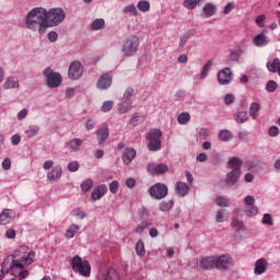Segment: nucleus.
<instances>
[{
  "instance_id": "9d476101",
  "label": "nucleus",
  "mask_w": 280,
  "mask_h": 280,
  "mask_svg": "<svg viewBox=\"0 0 280 280\" xmlns=\"http://www.w3.org/2000/svg\"><path fill=\"white\" fill-rule=\"evenodd\" d=\"M82 73H84L82 63L80 61L71 62L68 70V77L70 78V80H80V78H82Z\"/></svg>"
},
{
  "instance_id": "13d9d810",
  "label": "nucleus",
  "mask_w": 280,
  "mask_h": 280,
  "mask_svg": "<svg viewBox=\"0 0 280 280\" xmlns=\"http://www.w3.org/2000/svg\"><path fill=\"white\" fill-rule=\"evenodd\" d=\"M133 94H135V89L127 88L124 92L122 100H130V97H132Z\"/></svg>"
},
{
  "instance_id": "6ab92c4d",
  "label": "nucleus",
  "mask_w": 280,
  "mask_h": 280,
  "mask_svg": "<svg viewBox=\"0 0 280 280\" xmlns=\"http://www.w3.org/2000/svg\"><path fill=\"white\" fill-rule=\"evenodd\" d=\"M135 156H137V151L135 149H125L122 152V163H125V165H130Z\"/></svg>"
},
{
  "instance_id": "0e129e2a",
  "label": "nucleus",
  "mask_w": 280,
  "mask_h": 280,
  "mask_svg": "<svg viewBox=\"0 0 280 280\" xmlns=\"http://www.w3.org/2000/svg\"><path fill=\"white\" fill-rule=\"evenodd\" d=\"M190 38V35L189 33H185L182 37H180V40H179V47H185V45H187V40H189Z\"/></svg>"
},
{
  "instance_id": "0eeeda50",
  "label": "nucleus",
  "mask_w": 280,
  "mask_h": 280,
  "mask_svg": "<svg viewBox=\"0 0 280 280\" xmlns=\"http://www.w3.org/2000/svg\"><path fill=\"white\" fill-rule=\"evenodd\" d=\"M28 247L25 245L20 246L14 253L13 255H11V257L21 259V261H24L25 266H30V264H32V261H34V257H36V252L31 250L28 252Z\"/></svg>"
},
{
  "instance_id": "37998d69",
  "label": "nucleus",
  "mask_w": 280,
  "mask_h": 280,
  "mask_svg": "<svg viewBox=\"0 0 280 280\" xmlns=\"http://www.w3.org/2000/svg\"><path fill=\"white\" fill-rule=\"evenodd\" d=\"M219 139L221 141H231V139H233V133L229 130H222L220 133H219Z\"/></svg>"
},
{
  "instance_id": "a878e982",
  "label": "nucleus",
  "mask_w": 280,
  "mask_h": 280,
  "mask_svg": "<svg viewBox=\"0 0 280 280\" xmlns=\"http://www.w3.org/2000/svg\"><path fill=\"white\" fill-rule=\"evenodd\" d=\"M161 137H163V131L160 129H150L147 133V141H161Z\"/></svg>"
},
{
  "instance_id": "b1692460",
  "label": "nucleus",
  "mask_w": 280,
  "mask_h": 280,
  "mask_svg": "<svg viewBox=\"0 0 280 280\" xmlns=\"http://www.w3.org/2000/svg\"><path fill=\"white\" fill-rule=\"evenodd\" d=\"M267 69L270 73H278L280 77V59L275 58L272 61H268Z\"/></svg>"
},
{
  "instance_id": "5fc2aeb1",
  "label": "nucleus",
  "mask_w": 280,
  "mask_h": 280,
  "mask_svg": "<svg viewBox=\"0 0 280 280\" xmlns=\"http://www.w3.org/2000/svg\"><path fill=\"white\" fill-rule=\"evenodd\" d=\"M246 214L247 215H257L259 213V210L257 209V206H246Z\"/></svg>"
},
{
  "instance_id": "aec40b11",
  "label": "nucleus",
  "mask_w": 280,
  "mask_h": 280,
  "mask_svg": "<svg viewBox=\"0 0 280 280\" xmlns=\"http://www.w3.org/2000/svg\"><path fill=\"white\" fill-rule=\"evenodd\" d=\"M268 270V260L260 258L255 262L254 272L255 275H264Z\"/></svg>"
},
{
  "instance_id": "4be33fe9",
  "label": "nucleus",
  "mask_w": 280,
  "mask_h": 280,
  "mask_svg": "<svg viewBox=\"0 0 280 280\" xmlns=\"http://www.w3.org/2000/svg\"><path fill=\"white\" fill-rule=\"evenodd\" d=\"M175 194L177 196H180V198H185V196L189 194V185L183 182H177L175 185Z\"/></svg>"
},
{
  "instance_id": "bb28decb",
  "label": "nucleus",
  "mask_w": 280,
  "mask_h": 280,
  "mask_svg": "<svg viewBox=\"0 0 280 280\" xmlns=\"http://www.w3.org/2000/svg\"><path fill=\"white\" fill-rule=\"evenodd\" d=\"M40 132V126L38 125H31L28 128L24 131V135L26 136L27 139H34L36 135Z\"/></svg>"
},
{
  "instance_id": "c03bdc74",
  "label": "nucleus",
  "mask_w": 280,
  "mask_h": 280,
  "mask_svg": "<svg viewBox=\"0 0 280 280\" xmlns=\"http://www.w3.org/2000/svg\"><path fill=\"white\" fill-rule=\"evenodd\" d=\"M145 118L143 116H139L138 114H133V116L130 119V124L135 126H139V124H143Z\"/></svg>"
},
{
  "instance_id": "052dcab7",
  "label": "nucleus",
  "mask_w": 280,
  "mask_h": 280,
  "mask_svg": "<svg viewBox=\"0 0 280 280\" xmlns=\"http://www.w3.org/2000/svg\"><path fill=\"white\" fill-rule=\"evenodd\" d=\"M12 167V160L10 158H5L2 162V170H4V172H8V170H10Z\"/></svg>"
},
{
  "instance_id": "4468645a",
  "label": "nucleus",
  "mask_w": 280,
  "mask_h": 280,
  "mask_svg": "<svg viewBox=\"0 0 280 280\" xmlns=\"http://www.w3.org/2000/svg\"><path fill=\"white\" fill-rule=\"evenodd\" d=\"M218 80L220 84H230V82H233V72L231 71V68H224L219 71Z\"/></svg>"
},
{
  "instance_id": "338daca9",
  "label": "nucleus",
  "mask_w": 280,
  "mask_h": 280,
  "mask_svg": "<svg viewBox=\"0 0 280 280\" xmlns=\"http://www.w3.org/2000/svg\"><path fill=\"white\" fill-rule=\"evenodd\" d=\"M233 102H235V95L233 94H226L224 96V104H233Z\"/></svg>"
},
{
  "instance_id": "a211bd4d",
  "label": "nucleus",
  "mask_w": 280,
  "mask_h": 280,
  "mask_svg": "<svg viewBox=\"0 0 280 280\" xmlns=\"http://www.w3.org/2000/svg\"><path fill=\"white\" fill-rule=\"evenodd\" d=\"M13 259H14V256L12 255L7 256L1 264L0 271L3 272L4 275H8V272H11V275H13V267H12Z\"/></svg>"
},
{
  "instance_id": "6e6d98bb",
  "label": "nucleus",
  "mask_w": 280,
  "mask_h": 280,
  "mask_svg": "<svg viewBox=\"0 0 280 280\" xmlns=\"http://www.w3.org/2000/svg\"><path fill=\"white\" fill-rule=\"evenodd\" d=\"M262 224H267V226H272V224H275V222L272 221V215H270V213L264 214Z\"/></svg>"
},
{
  "instance_id": "c85d7f7f",
  "label": "nucleus",
  "mask_w": 280,
  "mask_h": 280,
  "mask_svg": "<svg viewBox=\"0 0 280 280\" xmlns=\"http://www.w3.org/2000/svg\"><path fill=\"white\" fill-rule=\"evenodd\" d=\"M25 261L21 260V258H13L12 267H13V277H16L19 270H23L25 268Z\"/></svg>"
},
{
  "instance_id": "bf43d9fd",
  "label": "nucleus",
  "mask_w": 280,
  "mask_h": 280,
  "mask_svg": "<svg viewBox=\"0 0 280 280\" xmlns=\"http://www.w3.org/2000/svg\"><path fill=\"white\" fill-rule=\"evenodd\" d=\"M109 191H110V194H116L117 191H119V182L118 180H114L109 184Z\"/></svg>"
},
{
  "instance_id": "79ce46f5",
  "label": "nucleus",
  "mask_w": 280,
  "mask_h": 280,
  "mask_svg": "<svg viewBox=\"0 0 280 280\" xmlns=\"http://www.w3.org/2000/svg\"><path fill=\"white\" fill-rule=\"evenodd\" d=\"M248 120V113L246 112H238L235 116V121L237 124H244V121Z\"/></svg>"
},
{
  "instance_id": "a19ab883",
  "label": "nucleus",
  "mask_w": 280,
  "mask_h": 280,
  "mask_svg": "<svg viewBox=\"0 0 280 280\" xmlns=\"http://www.w3.org/2000/svg\"><path fill=\"white\" fill-rule=\"evenodd\" d=\"M152 226V221H141V223L136 228V233L141 234L145 229Z\"/></svg>"
},
{
  "instance_id": "603ef678",
  "label": "nucleus",
  "mask_w": 280,
  "mask_h": 280,
  "mask_svg": "<svg viewBox=\"0 0 280 280\" xmlns=\"http://www.w3.org/2000/svg\"><path fill=\"white\" fill-rule=\"evenodd\" d=\"M277 86H279L277 81L271 80L267 83L266 91H268V93H275V91H277Z\"/></svg>"
},
{
  "instance_id": "3c124183",
  "label": "nucleus",
  "mask_w": 280,
  "mask_h": 280,
  "mask_svg": "<svg viewBox=\"0 0 280 280\" xmlns=\"http://www.w3.org/2000/svg\"><path fill=\"white\" fill-rule=\"evenodd\" d=\"M200 268H202V270H209L211 268V258H202L200 260Z\"/></svg>"
},
{
  "instance_id": "6e6552de",
  "label": "nucleus",
  "mask_w": 280,
  "mask_h": 280,
  "mask_svg": "<svg viewBox=\"0 0 280 280\" xmlns=\"http://www.w3.org/2000/svg\"><path fill=\"white\" fill-rule=\"evenodd\" d=\"M231 266V256L221 255L212 257L211 268H218V270H229Z\"/></svg>"
},
{
  "instance_id": "412c9836",
  "label": "nucleus",
  "mask_w": 280,
  "mask_h": 280,
  "mask_svg": "<svg viewBox=\"0 0 280 280\" xmlns=\"http://www.w3.org/2000/svg\"><path fill=\"white\" fill-rule=\"evenodd\" d=\"M61 176L62 167L60 165L52 167V170L47 173V179L52 182L60 180Z\"/></svg>"
},
{
  "instance_id": "423d86ee",
  "label": "nucleus",
  "mask_w": 280,
  "mask_h": 280,
  "mask_svg": "<svg viewBox=\"0 0 280 280\" xmlns=\"http://www.w3.org/2000/svg\"><path fill=\"white\" fill-rule=\"evenodd\" d=\"M72 270L82 275V277L91 276V265L88 260H82L80 256H74L71 260Z\"/></svg>"
},
{
  "instance_id": "e433bc0d",
  "label": "nucleus",
  "mask_w": 280,
  "mask_h": 280,
  "mask_svg": "<svg viewBox=\"0 0 280 280\" xmlns=\"http://www.w3.org/2000/svg\"><path fill=\"white\" fill-rule=\"evenodd\" d=\"M209 71H211V60H208L207 63L202 67L199 74L200 80H205V78L209 75Z\"/></svg>"
},
{
  "instance_id": "1a4fd4ad",
  "label": "nucleus",
  "mask_w": 280,
  "mask_h": 280,
  "mask_svg": "<svg viewBox=\"0 0 280 280\" xmlns=\"http://www.w3.org/2000/svg\"><path fill=\"white\" fill-rule=\"evenodd\" d=\"M151 198L155 200H163L167 196V186L165 184L158 183L149 188Z\"/></svg>"
},
{
  "instance_id": "c9c22d12",
  "label": "nucleus",
  "mask_w": 280,
  "mask_h": 280,
  "mask_svg": "<svg viewBox=\"0 0 280 280\" xmlns=\"http://www.w3.org/2000/svg\"><path fill=\"white\" fill-rule=\"evenodd\" d=\"M136 253L139 257H143L145 255V244H143L142 240H139L136 243Z\"/></svg>"
},
{
  "instance_id": "473e14b6",
  "label": "nucleus",
  "mask_w": 280,
  "mask_h": 280,
  "mask_svg": "<svg viewBox=\"0 0 280 280\" xmlns=\"http://www.w3.org/2000/svg\"><path fill=\"white\" fill-rule=\"evenodd\" d=\"M190 119H191V116L187 112L180 113L177 116V122L179 124V126H185V125L189 124Z\"/></svg>"
},
{
  "instance_id": "680f3d73",
  "label": "nucleus",
  "mask_w": 280,
  "mask_h": 280,
  "mask_svg": "<svg viewBox=\"0 0 280 280\" xmlns=\"http://www.w3.org/2000/svg\"><path fill=\"white\" fill-rule=\"evenodd\" d=\"M235 10V2L228 3L223 9V14H231Z\"/></svg>"
},
{
  "instance_id": "ddd939ff",
  "label": "nucleus",
  "mask_w": 280,
  "mask_h": 280,
  "mask_svg": "<svg viewBox=\"0 0 280 280\" xmlns=\"http://www.w3.org/2000/svg\"><path fill=\"white\" fill-rule=\"evenodd\" d=\"M14 218H16V212L12 209H4L0 213V226H5V224H11Z\"/></svg>"
},
{
  "instance_id": "2f4dec72",
  "label": "nucleus",
  "mask_w": 280,
  "mask_h": 280,
  "mask_svg": "<svg viewBox=\"0 0 280 280\" xmlns=\"http://www.w3.org/2000/svg\"><path fill=\"white\" fill-rule=\"evenodd\" d=\"M104 25H106V22L104 21V19H95L91 23V30H93V32H97L100 30H104Z\"/></svg>"
},
{
  "instance_id": "39448f33",
  "label": "nucleus",
  "mask_w": 280,
  "mask_h": 280,
  "mask_svg": "<svg viewBox=\"0 0 280 280\" xmlns=\"http://www.w3.org/2000/svg\"><path fill=\"white\" fill-rule=\"evenodd\" d=\"M44 78L48 89H58L62 84V74L54 71L50 67L44 69Z\"/></svg>"
},
{
  "instance_id": "f257e3e1",
  "label": "nucleus",
  "mask_w": 280,
  "mask_h": 280,
  "mask_svg": "<svg viewBox=\"0 0 280 280\" xmlns=\"http://www.w3.org/2000/svg\"><path fill=\"white\" fill-rule=\"evenodd\" d=\"M26 27L31 32H37L39 36L46 34L49 24H47V9L34 8L26 15Z\"/></svg>"
},
{
  "instance_id": "58836bf2",
  "label": "nucleus",
  "mask_w": 280,
  "mask_h": 280,
  "mask_svg": "<svg viewBox=\"0 0 280 280\" xmlns=\"http://www.w3.org/2000/svg\"><path fill=\"white\" fill-rule=\"evenodd\" d=\"M137 8L140 12H150V1L140 0L137 4Z\"/></svg>"
},
{
  "instance_id": "72a5a7b5",
  "label": "nucleus",
  "mask_w": 280,
  "mask_h": 280,
  "mask_svg": "<svg viewBox=\"0 0 280 280\" xmlns=\"http://www.w3.org/2000/svg\"><path fill=\"white\" fill-rule=\"evenodd\" d=\"M148 150L150 152H159L161 150V140H148Z\"/></svg>"
},
{
  "instance_id": "9b49d317",
  "label": "nucleus",
  "mask_w": 280,
  "mask_h": 280,
  "mask_svg": "<svg viewBox=\"0 0 280 280\" xmlns=\"http://www.w3.org/2000/svg\"><path fill=\"white\" fill-rule=\"evenodd\" d=\"M168 171H170V167L165 163H160V164L149 163L147 166L148 174H151L152 176H154V174H156L158 176H161L163 174H167Z\"/></svg>"
},
{
  "instance_id": "09e8293b",
  "label": "nucleus",
  "mask_w": 280,
  "mask_h": 280,
  "mask_svg": "<svg viewBox=\"0 0 280 280\" xmlns=\"http://www.w3.org/2000/svg\"><path fill=\"white\" fill-rule=\"evenodd\" d=\"M115 106V102L113 101H105L102 105V112L103 113H109V110H113V107Z\"/></svg>"
},
{
  "instance_id": "49530a36",
  "label": "nucleus",
  "mask_w": 280,
  "mask_h": 280,
  "mask_svg": "<svg viewBox=\"0 0 280 280\" xmlns=\"http://www.w3.org/2000/svg\"><path fill=\"white\" fill-rule=\"evenodd\" d=\"M231 226L236 229V231H244V222L240 219H233Z\"/></svg>"
},
{
  "instance_id": "864d4df0",
  "label": "nucleus",
  "mask_w": 280,
  "mask_h": 280,
  "mask_svg": "<svg viewBox=\"0 0 280 280\" xmlns=\"http://www.w3.org/2000/svg\"><path fill=\"white\" fill-rule=\"evenodd\" d=\"M228 58L231 62H240V50H232Z\"/></svg>"
},
{
  "instance_id": "ea45409f",
  "label": "nucleus",
  "mask_w": 280,
  "mask_h": 280,
  "mask_svg": "<svg viewBox=\"0 0 280 280\" xmlns=\"http://www.w3.org/2000/svg\"><path fill=\"white\" fill-rule=\"evenodd\" d=\"M261 109V105L259 103H252L249 107V115L255 119L257 117V113Z\"/></svg>"
},
{
  "instance_id": "f704fd0d",
  "label": "nucleus",
  "mask_w": 280,
  "mask_h": 280,
  "mask_svg": "<svg viewBox=\"0 0 280 280\" xmlns=\"http://www.w3.org/2000/svg\"><path fill=\"white\" fill-rule=\"evenodd\" d=\"M78 231H80V225L78 224L70 225L66 231V237H68V240H72V237H75V233Z\"/></svg>"
},
{
  "instance_id": "8fccbe9b",
  "label": "nucleus",
  "mask_w": 280,
  "mask_h": 280,
  "mask_svg": "<svg viewBox=\"0 0 280 280\" xmlns=\"http://www.w3.org/2000/svg\"><path fill=\"white\" fill-rule=\"evenodd\" d=\"M72 215H74V218H79V220H84V218H86V213H84L82 208H75L72 210Z\"/></svg>"
},
{
  "instance_id": "e2e57ef3",
  "label": "nucleus",
  "mask_w": 280,
  "mask_h": 280,
  "mask_svg": "<svg viewBox=\"0 0 280 280\" xmlns=\"http://www.w3.org/2000/svg\"><path fill=\"white\" fill-rule=\"evenodd\" d=\"M47 38L49 43H56L58 40V33L56 31L49 32Z\"/></svg>"
},
{
  "instance_id": "5701e85b",
  "label": "nucleus",
  "mask_w": 280,
  "mask_h": 280,
  "mask_svg": "<svg viewBox=\"0 0 280 280\" xmlns=\"http://www.w3.org/2000/svg\"><path fill=\"white\" fill-rule=\"evenodd\" d=\"M128 110H132V100H121L118 103V113L121 115L128 113Z\"/></svg>"
},
{
  "instance_id": "f03ea898",
  "label": "nucleus",
  "mask_w": 280,
  "mask_h": 280,
  "mask_svg": "<svg viewBox=\"0 0 280 280\" xmlns=\"http://www.w3.org/2000/svg\"><path fill=\"white\" fill-rule=\"evenodd\" d=\"M242 165H244V162L240 158H231L228 162L229 170H232L230 173H228L225 178V184L229 187H233L237 180H240V176L242 175Z\"/></svg>"
},
{
  "instance_id": "c756f323",
  "label": "nucleus",
  "mask_w": 280,
  "mask_h": 280,
  "mask_svg": "<svg viewBox=\"0 0 280 280\" xmlns=\"http://www.w3.org/2000/svg\"><path fill=\"white\" fill-rule=\"evenodd\" d=\"M4 89H19V78L18 77H9L3 84Z\"/></svg>"
},
{
  "instance_id": "4c0bfd02",
  "label": "nucleus",
  "mask_w": 280,
  "mask_h": 280,
  "mask_svg": "<svg viewBox=\"0 0 280 280\" xmlns=\"http://www.w3.org/2000/svg\"><path fill=\"white\" fill-rule=\"evenodd\" d=\"M174 207V200L168 201H162L160 203V211H163L164 213L172 210Z\"/></svg>"
},
{
  "instance_id": "de8ad7c7",
  "label": "nucleus",
  "mask_w": 280,
  "mask_h": 280,
  "mask_svg": "<svg viewBox=\"0 0 280 280\" xmlns=\"http://www.w3.org/2000/svg\"><path fill=\"white\" fill-rule=\"evenodd\" d=\"M198 3H200V0H184V8H187V10H194Z\"/></svg>"
},
{
  "instance_id": "2eb2a0df",
  "label": "nucleus",
  "mask_w": 280,
  "mask_h": 280,
  "mask_svg": "<svg viewBox=\"0 0 280 280\" xmlns=\"http://www.w3.org/2000/svg\"><path fill=\"white\" fill-rule=\"evenodd\" d=\"M108 191V188L106 185L102 184L98 185L91 194V201L97 202V200H101V198H104Z\"/></svg>"
},
{
  "instance_id": "774afa93",
  "label": "nucleus",
  "mask_w": 280,
  "mask_h": 280,
  "mask_svg": "<svg viewBox=\"0 0 280 280\" xmlns=\"http://www.w3.org/2000/svg\"><path fill=\"white\" fill-rule=\"evenodd\" d=\"M217 222H224V210H218L215 215Z\"/></svg>"
},
{
  "instance_id": "4d7b16f0",
  "label": "nucleus",
  "mask_w": 280,
  "mask_h": 280,
  "mask_svg": "<svg viewBox=\"0 0 280 280\" xmlns=\"http://www.w3.org/2000/svg\"><path fill=\"white\" fill-rule=\"evenodd\" d=\"M78 170H80V163L78 161H73L68 164L69 172H78Z\"/></svg>"
},
{
  "instance_id": "f3484780",
  "label": "nucleus",
  "mask_w": 280,
  "mask_h": 280,
  "mask_svg": "<svg viewBox=\"0 0 280 280\" xmlns=\"http://www.w3.org/2000/svg\"><path fill=\"white\" fill-rule=\"evenodd\" d=\"M83 143H84V141H82V139L73 138V139L69 140L68 142H66V148L70 152H80V148H82Z\"/></svg>"
},
{
  "instance_id": "20e7f679",
  "label": "nucleus",
  "mask_w": 280,
  "mask_h": 280,
  "mask_svg": "<svg viewBox=\"0 0 280 280\" xmlns=\"http://www.w3.org/2000/svg\"><path fill=\"white\" fill-rule=\"evenodd\" d=\"M122 55L126 58H130L139 51V37L137 35H130L122 42L121 47Z\"/></svg>"
},
{
  "instance_id": "69168bd1",
  "label": "nucleus",
  "mask_w": 280,
  "mask_h": 280,
  "mask_svg": "<svg viewBox=\"0 0 280 280\" xmlns=\"http://www.w3.org/2000/svg\"><path fill=\"white\" fill-rule=\"evenodd\" d=\"M27 113H30V110H27V108H23L22 110H20L18 113L19 121H23V119H25L27 117Z\"/></svg>"
},
{
  "instance_id": "f8f14e48",
  "label": "nucleus",
  "mask_w": 280,
  "mask_h": 280,
  "mask_svg": "<svg viewBox=\"0 0 280 280\" xmlns=\"http://www.w3.org/2000/svg\"><path fill=\"white\" fill-rule=\"evenodd\" d=\"M112 84H113V77L108 73H104L98 78L96 82V89H98V91H108Z\"/></svg>"
},
{
  "instance_id": "cd10ccee",
  "label": "nucleus",
  "mask_w": 280,
  "mask_h": 280,
  "mask_svg": "<svg viewBox=\"0 0 280 280\" xmlns=\"http://www.w3.org/2000/svg\"><path fill=\"white\" fill-rule=\"evenodd\" d=\"M215 205H218V207H221V209H224L231 207L232 202L229 197L218 196L215 199Z\"/></svg>"
},
{
  "instance_id": "7ed1b4c3",
  "label": "nucleus",
  "mask_w": 280,
  "mask_h": 280,
  "mask_svg": "<svg viewBox=\"0 0 280 280\" xmlns=\"http://www.w3.org/2000/svg\"><path fill=\"white\" fill-rule=\"evenodd\" d=\"M67 18V13L62 8H52L46 10V23L48 27H58L62 21Z\"/></svg>"
},
{
  "instance_id": "393cba45",
  "label": "nucleus",
  "mask_w": 280,
  "mask_h": 280,
  "mask_svg": "<svg viewBox=\"0 0 280 280\" xmlns=\"http://www.w3.org/2000/svg\"><path fill=\"white\" fill-rule=\"evenodd\" d=\"M98 145H102L108 139V127H101L96 131Z\"/></svg>"
},
{
  "instance_id": "dca6fc26",
  "label": "nucleus",
  "mask_w": 280,
  "mask_h": 280,
  "mask_svg": "<svg viewBox=\"0 0 280 280\" xmlns=\"http://www.w3.org/2000/svg\"><path fill=\"white\" fill-rule=\"evenodd\" d=\"M270 43V37H268V35H266V33H259L258 35H256L253 38V45H255V47H266V45H268Z\"/></svg>"
},
{
  "instance_id": "a18cd8bd",
  "label": "nucleus",
  "mask_w": 280,
  "mask_h": 280,
  "mask_svg": "<svg viewBox=\"0 0 280 280\" xmlns=\"http://www.w3.org/2000/svg\"><path fill=\"white\" fill-rule=\"evenodd\" d=\"M92 188H93V179H85L81 183L82 191L84 192L91 191Z\"/></svg>"
},
{
  "instance_id": "7c9ffc66",
  "label": "nucleus",
  "mask_w": 280,
  "mask_h": 280,
  "mask_svg": "<svg viewBox=\"0 0 280 280\" xmlns=\"http://www.w3.org/2000/svg\"><path fill=\"white\" fill-rule=\"evenodd\" d=\"M121 14H130L131 16H139V11L135 4L126 5L121 9Z\"/></svg>"
}]
</instances>
